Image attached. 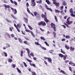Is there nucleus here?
Wrapping results in <instances>:
<instances>
[{"label":"nucleus","instance_id":"nucleus-1","mask_svg":"<svg viewBox=\"0 0 75 75\" xmlns=\"http://www.w3.org/2000/svg\"><path fill=\"white\" fill-rule=\"evenodd\" d=\"M41 17L42 18H44V20L46 23H47L48 22H50V21L47 19V13L46 12H45L44 14L43 13L42 14Z\"/></svg>","mask_w":75,"mask_h":75},{"label":"nucleus","instance_id":"nucleus-2","mask_svg":"<svg viewBox=\"0 0 75 75\" xmlns=\"http://www.w3.org/2000/svg\"><path fill=\"white\" fill-rule=\"evenodd\" d=\"M59 57H61V58H63V59L64 60H66V59H67V55L65 54L64 55L62 54H59Z\"/></svg>","mask_w":75,"mask_h":75},{"label":"nucleus","instance_id":"nucleus-3","mask_svg":"<svg viewBox=\"0 0 75 75\" xmlns=\"http://www.w3.org/2000/svg\"><path fill=\"white\" fill-rule=\"evenodd\" d=\"M39 25H42V26H45L46 25V23L44 21H41L38 23Z\"/></svg>","mask_w":75,"mask_h":75},{"label":"nucleus","instance_id":"nucleus-4","mask_svg":"<svg viewBox=\"0 0 75 75\" xmlns=\"http://www.w3.org/2000/svg\"><path fill=\"white\" fill-rule=\"evenodd\" d=\"M50 25L51 26V28H53L54 30V31H56L57 30L56 29V27H55V25L53 23H52L50 24Z\"/></svg>","mask_w":75,"mask_h":75},{"label":"nucleus","instance_id":"nucleus-5","mask_svg":"<svg viewBox=\"0 0 75 75\" xmlns=\"http://www.w3.org/2000/svg\"><path fill=\"white\" fill-rule=\"evenodd\" d=\"M26 50L27 51V52L28 53V55L29 57V58H31V56H30V51L29 49L26 48Z\"/></svg>","mask_w":75,"mask_h":75},{"label":"nucleus","instance_id":"nucleus-6","mask_svg":"<svg viewBox=\"0 0 75 75\" xmlns=\"http://www.w3.org/2000/svg\"><path fill=\"white\" fill-rule=\"evenodd\" d=\"M35 0H31V3H32V4H31V6H33V7H34L35 6Z\"/></svg>","mask_w":75,"mask_h":75},{"label":"nucleus","instance_id":"nucleus-7","mask_svg":"<svg viewBox=\"0 0 75 75\" xmlns=\"http://www.w3.org/2000/svg\"><path fill=\"white\" fill-rule=\"evenodd\" d=\"M10 0L11 3H12V4H13L14 3V4H15L16 6H17V2H16V1H13V0Z\"/></svg>","mask_w":75,"mask_h":75},{"label":"nucleus","instance_id":"nucleus-8","mask_svg":"<svg viewBox=\"0 0 75 75\" xmlns=\"http://www.w3.org/2000/svg\"><path fill=\"white\" fill-rule=\"evenodd\" d=\"M69 65H72L73 67H75V64L72 61H70L69 62Z\"/></svg>","mask_w":75,"mask_h":75},{"label":"nucleus","instance_id":"nucleus-9","mask_svg":"<svg viewBox=\"0 0 75 75\" xmlns=\"http://www.w3.org/2000/svg\"><path fill=\"white\" fill-rule=\"evenodd\" d=\"M18 40L19 41V42L20 44H23V40L21 39V38H18Z\"/></svg>","mask_w":75,"mask_h":75},{"label":"nucleus","instance_id":"nucleus-10","mask_svg":"<svg viewBox=\"0 0 75 75\" xmlns=\"http://www.w3.org/2000/svg\"><path fill=\"white\" fill-rule=\"evenodd\" d=\"M60 73H62V74H64V75H68L66 73H65V72L63 71V70H61V71H60Z\"/></svg>","mask_w":75,"mask_h":75},{"label":"nucleus","instance_id":"nucleus-11","mask_svg":"<svg viewBox=\"0 0 75 75\" xmlns=\"http://www.w3.org/2000/svg\"><path fill=\"white\" fill-rule=\"evenodd\" d=\"M66 23L68 25H70V24H71L72 23V21H67L66 22Z\"/></svg>","mask_w":75,"mask_h":75},{"label":"nucleus","instance_id":"nucleus-12","mask_svg":"<svg viewBox=\"0 0 75 75\" xmlns=\"http://www.w3.org/2000/svg\"><path fill=\"white\" fill-rule=\"evenodd\" d=\"M48 61L49 62H50V63H52V59L50 58H48Z\"/></svg>","mask_w":75,"mask_h":75},{"label":"nucleus","instance_id":"nucleus-13","mask_svg":"<svg viewBox=\"0 0 75 75\" xmlns=\"http://www.w3.org/2000/svg\"><path fill=\"white\" fill-rule=\"evenodd\" d=\"M23 19L25 20V23H28V19L24 17L23 18Z\"/></svg>","mask_w":75,"mask_h":75},{"label":"nucleus","instance_id":"nucleus-14","mask_svg":"<svg viewBox=\"0 0 75 75\" xmlns=\"http://www.w3.org/2000/svg\"><path fill=\"white\" fill-rule=\"evenodd\" d=\"M11 16L12 17H13V18H14V19H15V20H17V18H16V17L14 16V15H13V14H12L11 15Z\"/></svg>","mask_w":75,"mask_h":75},{"label":"nucleus","instance_id":"nucleus-15","mask_svg":"<svg viewBox=\"0 0 75 75\" xmlns=\"http://www.w3.org/2000/svg\"><path fill=\"white\" fill-rule=\"evenodd\" d=\"M4 6H5L4 7H5V8H9L10 7V6L8 5H6V4H4Z\"/></svg>","mask_w":75,"mask_h":75},{"label":"nucleus","instance_id":"nucleus-16","mask_svg":"<svg viewBox=\"0 0 75 75\" xmlns=\"http://www.w3.org/2000/svg\"><path fill=\"white\" fill-rule=\"evenodd\" d=\"M70 49L71 51H74V50H75V48L72 47L71 46L70 47Z\"/></svg>","mask_w":75,"mask_h":75},{"label":"nucleus","instance_id":"nucleus-17","mask_svg":"<svg viewBox=\"0 0 75 75\" xmlns=\"http://www.w3.org/2000/svg\"><path fill=\"white\" fill-rule=\"evenodd\" d=\"M24 54V52H23V50H21V53L20 55L21 57H22L23 56V54Z\"/></svg>","mask_w":75,"mask_h":75},{"label":"nucleus","instance_id":"nucleus-18","mask_svg":"<svg viewBox=\"0 0 75 75\" xmlns=\"http://www.w3.org/2000/svg\"><path fill=\"white\" fill-rule=\"evenodd\" d=\"M34 14L35 16H37V15H39V14H38V13L36 12H34Z\"/></svg>","mask_w":75,"mask_h":75},{"label":"nucleus","instance_id":"nucleus-19","mask_svg":"<svg viewBox=\"0 0 75 75\" xmlns=\"http://www.w3.org/2000/svg\"><path fill=\"white\" fill-rule=\"evenodd\" d=\"M8 61L9 62H13V60H12V59L11 58L8 59Z\"/></svg>","mask_w":75,"mask_h":75},{"label":"nucleus","instance_id":"nucleus-20","mask_svg":"<svg viewBox=\"0 0 75 75\" xmlns=\"http://www.w3.org/2000/svg\"><path fill=\"white\" fill-rule=\"evenodd\" d=\"M53 34L54 35V38H56V35L57 34L56 33H55V32H53Z\"/></svg>","mask_w":75,"mask_h":75},{"label":"nucleus","instance_id":"nucleus-21","mask_svg":"<svg viewBox=\"0 0 75 75\" xmlns=\"http://www.w3.org/2000/svg\"><path fill=\"white\" fill-rule=\"evenodd\" d=\"M62 4L63 5V6H67V3L66 2L64 1L62 3Z\"/></svg>","mask_w":75,"mask_h":75},{"label":"nucleus","instance_id":"nucleus-22","mask_svg":"<svg viewBox=\"0 0 75 75\" xmlns=\"http://www.w3.org/2000/svg\"><path fill=\"white\" fill-rule=\"evenodd\" d=\"M12 29H14L13 27H12L9 28V29L11 31H13V30Z\"/></svg>","mask_w":75,"mask_h":75},{"label":"nucleus","instance_id":"nucleus-23","mask_svg":"<svg viewBox=\"0 0 75 75\" xmlns=\"http://www.w3.org/2000/svg\"><path fill=\"white\" fill-rule=\"evenodd\" d=\"M30 33L31 34V35H32V36L33 37H35V36L34 35V34H33V32L32 31H30Z\"/></svg>","mask_w":75,"mask_h":75},{"label":"nucleus","instance_id":"nucleus-24","mask_svg":"<svg viewBox=\"0 0 75 75\" xmlns=\"http://www.w3.org/2000/svg\"><path fill=\"white\" fill-rule=\"evenodd\" d=\"M29 55H30L32 56V57H34V54L33 52H31L30 54H29Z\"/></svg>","mask_w":75,"mask_h":75},{"label":"nucleus","instance_id":"nucleus-25","mask_svg":"<svg viewBox=\"0 0 75 75\" xmlns=\"http://www.w3.org/2000/svg\"><path fill=\"white\" fill-rule=\"evenodd\" d=\"M26 59L28 62H32V61L31 60H30L27 58Z\"/></svg>","mask_w":75,"mask_h":75},{"label":"nucleus","instance_id":"nucleus-26","mask_svg":"<svg viewBox=\"0 0 75 75\" xmlns=\"http://www.w3.org/2000/svg\"><path fill=\"white\" fill-rule=\"evenodd\" d=\"M14 14H17V10H16V9H14Z\"/></svg>","mask_w":75,"mask_h":75},{"label":"nucleus","instance_id":"nucleus-27","mask_svg":"<svg viewBox=\"0 0 75 75\" xmlns=\"http://www.w3.org/2000/svg\"><path fill=\"white\" fill-rule=\"evenodd\" d=\"M55 13H59L60 12V11H59L58 10L55 9Z\"/></svg>","mask_w":75,"mask_h":75},{"label":"nucleus","instance_id":"nucleus-28","mask_svg":"<svg viewBox=\"0 0 75 75\" xmlns=\"http://www.w3.org/2000/svg\"><path fill=\"white\" fill-rule=\"evenodd\" d=\"M61 52H62V54H65V52L63 51V50L62 49H61Z\"/></svg>","mask_w":75,"mask_h":75},{"label":"nucleus","instance_id":"nucleus-29","mask_svg":"<svg viewBox=\"0 0 75 75\" xmlns=\"http://www.w3.org/2000/svg\"><path fill=\"white\" fill-rule=\"evenodd\" d=\"M16 69L17 70V71L19 73H21V71H20V70L18 68H16Z\"/></svg>","mask_w":75,"mask_h":75},{"label":"nucleus","instance_id":"nucleus-30","mask_svg":"<svg viewBox=\"0 0 75 75\" xmlns=\"http://www.w3.org/2000/svg\"><path fill=\"white\" fill-rule=\"evenodd\" d=\"M66 38H67V39L68 38L70 39V36L69 35H66L65 37Z\"/></svg>","mask_w":75,"mask_h":75},{"label":"nucleus","instance_id":"nucleus-31","mask_svg":"<svg viewBox=\"0 0 75 75\" xmlns=\"http://www.w3.org/2000/svg\"><path fill=\"white\" fill-rule=\"evenodd\" d=\"M47 10H49V11H50L51 12H52V10L50 8H47Z\"/></svg>","mask_w":75,"mask_h":75},{"label":"nucleus","instance_id":"nucleus-32","mask_svg":"<svg viewBox=\"0 0 75 75\" xmlns=\"http://www.w3.org/2000/svg\"><path fill=\"white\" fill-rule=\"evenodd\" d=\"M65 47L67 50H69V47L67 46V45H65Z\"/></svg>","mask_w":75,"mask_h":75},{"label":"nucleus","instance_id":"nucleus-33","mask_svg":"<svg viewBox=\"0 0 75 75\" xmlns=\"http://www.w3.org/2000/svg\"><path fill=\"white\" fill-rule=\"evenodd\" d=\"M70 13H73V11H72V9L71 8L69 10Z\"/></svg>","mask_w":75,"mask_h":75},{"label":"nucleus","instance_id":"nucleus-34","mask_svg":"<svg viewBox=\"0 0 75 75\" xmlns=\"http://www.w3.org/2000/svg\"><path fill=\"white\" fill-rule=\"evenodd\" d=\"M54 19L57 22H58V19H57V18L56 16H54Z\"/></svg>","mask_w":75,"mask_h":75},{"label":"nucleus","instance_id":"nucleus-35","mask_svg":"<svg viewBox=\"0 0 75 75\" xmlns=\"http://www.w3.org/2000/svg\"><path fill=\"white\" fill-rule=\"evenodd\" d=\"M36 2L38 3L41 4L42 3V1L41 0H40L39 1H37Z\"/></svg>","mask_w":75,"mask_h":75},{"label":"nucleus","instance_id":"nucleus-36","mask_svg":"<svg viewBox=\"0 0 75 75\" xmlns=\"http://www.w3.org/2000/svg\"><path fill=\"white\" fill-rule=\"evenodd\" d=\"M6 21H7L8 23H11V21H9V20L8 19H6Z\"/></svg>","mask_w":75,"mask_h":75},{"label":"nucleus","instance_id":"nucleus-37","mask_svg":"<svg viewBox=\"0 0 75 75\" xmlns=\"http://www.w3.org/2000/svg\"><path fill=\"white\" fill-rule=\"evenodd\" d=\"M40 38L41 40H43V41H45V38H44L42 37H40Z\"/></svg>","mask_w":75,"mask_h":75},{"label":"nucleus","instance_id":"nucleus-38","mask_svg":"<svg viewBox=\"0 0 75 75\" xmlns=\"http://www.w3.org/2000/svg\"><path fill=\"white\" fill-rule=\"evenodd\" d=\"M23 43H24V44H26V45L28 44V42L27 41H24L23 42Z\"/></svg>","mask_w":75,"mask_h":75},{"label":"nucleus","instance_id":"nucleus-39","mask_svg":"<svg viewBox=\"0 0 75 75\" xmlns=\"http://www.w3.org/2000/svg\"><path fill=\"white\" fill-rule=\"evenodd\" d=\"M28 26L29 27V28H30L31 30H33V28L29 26V25H28Z\"/></svg>","mask_w":75,"mask_h":75},{"label":"nucleus","instance_id":"nucleus-40","mask_svg":"<svg viewBox=\"0 0 75 75\" xmlns=\"http://www.w3.org/2000/svg\"><path fill=\"white\" fill-rule=\"evenodd\" d=\"M27 11H28V13H29V14H30V10L28 9V8H27Z\"/></svg>","mask_w":75,"mask_h":75},{"label":"nucleus","instance_id":"nucleus-41","mask_svg":"<svg viewBox=\"0 0 75 75\" xmlns=\"http://www.w3.org/2000/svg\"><path fill=\"white\" fill-rule=\"evenodd\" d=\"M25 31L26 32H28V33H31V31L29 30H28V29H26L25 30Z\"/></svg>","mask_w":75,"mask_h":75},{"label":"nucleus","instance_id":"nucleus-42","mask_svg":"<svg viewBox=\"0 0 75 75\" xmlns=\"http://www.w3.org/2000/svg\"><path fill=\"white\" fill-rule=\"evenodd\" d=\"M12 68H15L16 67V65L14 64H12Z\"/></svg>","mask_w":75,"mask_h":75},{"label":"nucleus","instance_id":"nucleus-43","mask_svg":"<svg viewBox=\"0 0 75 75\" xmlns=\"http://www.w3.org/2000/svg\"><path fill=\"white\" fill-rule=\"evenodd\" d=\"M4 54H5V57H7V54L5 52H4Z\"/></svg>","mask_w":75,"mask_h":75},{"label":"nucleus","instance_id":"nucleus-44","mask_svg":"<svg viewBox=\"0 0 75 75\" xmlns=\"http://www.w3.org/2000/svg\"><path fill=\"white\" fill-rule=\"evenodd\" d=\"M23 64L25 67H27V64H26V63H25L24 62H23Z\"/></svg>","mask_w":75,"mask_h":75},{"label":"nucleus","instance_id":"nucleus-45","mask_svg":"<svg viewBox=\"0 0 75 75\" xmlns=\"http://www.w3.org/2000/svg\"><path fill=\"white\" fill-rule=\"evenodd\" d=\"M35 44H36V45H40L39 43L37 42H35Z\"/></svg>","mask_w":75,"mask_h":75},{"label":"nucleus","instance_id":"nucleus-46","mask_svg":"<svg viewBox=\"0 0 75 75\" xmlns=\"http://www.w3.org/2000/svg\"><path fill=\"white\" fill-rule=\"evenodd\" d=\"M54 50H52L49 51V52L51 54H52V52H53Z\"/></svg>","mask_w":75,"mask_h":75},{"label":"nucleus","instance_id":"nucleus-47","mask_svg":"<svg viewBox=\"0 0 75 75\" xmlns=\"http://www.w3.org/2000/svg\"><path fill=\"white\" fill-rule=\"evenodd\" d=\"M32 75H36V73L34 72H32Z\"/></svg>","mask_w":75,"mask_h":75},{"label":"nucleus","instance_id":"nucleus-48","mask_svg":"<svg viewBox=\"0 0 75 75\" xmlns=\"http://www.w3.org/2000/svg\"><path fill=\"white\" fill-rule=\"evenodd\" d=\"M69 70L71 71H72V68H71V67H69Z\"/></svg>","mask_w":75,"mask_h":75},{"label":"nucleus","instance_id":"nucleus-49","mask_svg":"<svg viewBox=\"0 0 75 75\" xmlns=\"http://www.w3.org/2000/svg\"><path fill=\"white\" fill-rule=\"evenodd\" d=\"M61 14H64V11H60Z\"/></svg>","mask_w":75,"mask_h":75},{"label":"nucleus","instance_id":"nucleus-50","mask_svg":"<svg viewBox=\"0 0 75 75\" xmlns=\"http://www.w3.org/2000/svg\"><path fill=\"white\" fill-rule=\"evenodd\" d=\"M59 3H56V4H55L56 6H59Z\"/></svg>","mask_w":75,"mask_h":75},{"label":"nucleus","instance_id":"nucleus-51","mask_svg":"<svg viewBox=\"0 0 75 75\" xmlns=\"http://www.w3.org/2000/svg\"><path fill=\"white\" fill-rule=\"evenodd\" d=\"M11 36L12 37V38H14V35L13 34H11Z\"/></svg>","mask_w":75,"mask_h":75},{"label":"nucleus","instance_id":"nucleus-52","mask_svg":"<svg viewBox=\"0 0 75 75\" xmlns=\"http://www.w3.org/2000/svg\"><path fill=\"white\" fill-rule=\"evenodd\" d=\"M65 25L67 27H68L69 28H70V26H69L68 25V24H67V23Z\"/></svg>","mask_w":75,"mask_h":75},{"label":"nucleus","instance_id":"nucleus-53","mask_svg":"<svg viewBox=\"0 0 75 75\" xmlns=\"http://www.w3.org/2000/svg\"><path fill=\"white\" fill-rule=\"evenodd\" d=\"M40 30L41 31H42V32H44V30L42 29L41 28H40Z\"/></svg>","mask_w":75,"mask_h":75},{"label":"nucleus","instance_id":"nucleus-54","mask_svg":"<svg viewBox=\"0 0 75 75\" xmlns=\"http://www.w3.org/2000/svg\"><path fill=\"white\" fill-rule=\"evenodd\" d=\"M16 29H17V30H18V32H20V30L18 28V27H17V28H16Z\"/></svg>","mask_w":75,"mask_h":75},{"label":"nucleus","instance_id":"nucleus-55","mask_svg":"<svg viewBox=\"0 0 75 75\" xmlns=\"http://www.w3.org/2000/svg\"><path fill=\"white\" fill-rule=\"evenodd\" d=\"M64 62L65 63H66V64H67V62H69V60H65V61H64Z\"/></svg>","mask_w":75,"mask_h":75},{"label":"nucleus","instance_id":"nucleus-56","mask_svg":"<svg viewBox=\"0 0 75 75\" xmlns=\"http://www.w3.org/2000/svg\"><path fill=\"white\" fill-rule=\"evenodd\" d=\"M26 6L27 7H28L29 6V4H28V2L26 3Z\"/></svg>","mask_w":75,"mask_h":75},{"label":"nucleus","instance_id":"nucleus-57","mask_svg":"<svg viewBox=\"0 0 75 75\" xmlns=\"http://www.w3.org/2000/svg\"><path fill=\"white\" fill-rule=\"evenodd\" d=\"M30 14H31L32 16H33V17H34V14H33V13H32L30 12Z\"/></svg>","mask_w":75,"mask_h":75},{"label":"nucleus","instance_id":"nucleus-58","mask_svg":"<svg viewBox=\"0 0 75 75\" xmlns=\"http://www.w3.org/2000/svg\"><path fill=\"white\" fill-rule=\"evenodd\" d=\"M62 26H63V27L65 29L66 28V26L64 25H62Z\"/></svg>","mask_w":75,"mask_h":75},{"label":"nucleus","instance_id":"nucleus-59","mask_svg":"<svg viewBox=\"0 0 75 75\" xmlns=\"http://www.w3.org/2000/svg\"><path fill=\"white\" fill-rule=\"evenodd\" d=\"M29 70V71H30V72L31 73L33 72H32V71L31 70V68H29V70Z\"/></svg>","mask_w":75,"mask_h":75},{"label":"nucleus","instance_id":"nucleus-60","mask_svg":"<svg viewBox=\"0 0 75 75\" xmlns=\"http://www.w3.org/2000/svg\"><path fill=\"white\" fill-rule=\"evenodd\" d=\"M11 10H12L13 11H14V8H12L11 7Z\"/></svg>","mask_w":75,"mask_h":75},{"label":"nucleus","instance_id":"nucleus-61","mask_svg":"<svg viewBox=\"0 0 75 75\" xmlns=\"http://www.w3.org/2000/svg\"><path fill=\"white\" fill-rule=\"evenodd\" d=\"M14 26H15V27H16V28L18 27L17 26V25H16V23L14 24Z\"/></svg>","mask_w":75,"mask_h":75},{"label":"nucleus","instance_id":"nucleus-62","mask_svg":"<svg viewBox=\"0 0 75 75\" xmlns=\"http://www.w3.org/2000/svg\"><path fill=\"white\" fill-rule=\"evenodd\" d=\"M49 58V57H44V58L45 59H48V58Z\"/></svg>","mask_w":75,"mask_h":75},{"label":"nucleus","instance_id":"nucleus-63","mask_svg":"<svg viewBox=\"0 0 75 75\" xmlns=\"http://www.w3.org/2000/svg\"><path fill=\"white\" fill-rule=\"evenodd\" d=\"M53 3L54 4H57V2H56V1H53Z\"/></svg>","mask_w":75,"mask_h":75},{"label":"nucleus","instance_id":"nucleus-64","mask_svg":"<svg viewBox=\"0 0 75 75\" xmlns=\"http://www.w3.org/2000/svg\"><path fill=\"white\" fill-rule=\"evenodd\" d=\"M47 4H49V5H50V4H51V2H50V1H49L48 2H47Z\"/></svg>","mask_w":75,"mask_h":75}]
</instances>
